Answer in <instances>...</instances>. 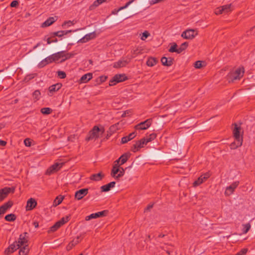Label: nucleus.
<instances>
[{"label": "nucleus", "instance_id": "f257e3e1", "mask_svg": "<svg viewBox=\"0 0 255 255\" xmlns=\"http://www.w3.org/2000/svg\"><path fill=\"white\" fill-rule=\"evenodd\" d=\"M14 244L19 249V255H27L29 252V248L28 247V237L27 233L24 232L19 236L18 240Z\"/></svg>", "mask_w": 255, "mask_h": 255}, {"label": "nucleus", "instance_id": "f03ea898", "mask_svg": "<svg viewBox=\"0 0 255 255\" xmlns=\"http://www.w3.org/2000/svg\"><path fill=\"white\" fill-rule=\"evenodd\" d=\"M233 134L235 138V141L230 144L231 148L236 149L241 146L243 144V134L241 133V128L237 124L234 125Z\"/></svg>", "mask_w": 255, "mask_h": 255}, {"label": "nucleus", "instance_id": "7ed1b4c3", "mask_svg": "<svg viewBox=\"0 0 255 255\" xmlns=\"http://www.w3.org/2000/svg\"><path fill=\"white\" fill-rule=\"evenodd\" d=\"M244 73L243 67H239L232 70L227 75V78L229 82H233L234 80L240 79Z\"/></svg>", "mask_w": 255, "mask_h": 255}, {"label": "nucleus", "instance_id": "20e7f679", "mask_svg": "<svg viewBox=\"0 0 255 255\" xmlns=\"http://www.w3.org/2000/svg\"><path fill=\"white\" fill-rule=\"evenodd\" d=\"M119 164V160L115 162L114 165L111 171V176L115 179H118L123 176L125 173V170L123 168L120 167Z\"/></svg>", "mask_w": 255, "mask_h": 255}, {"label": "nucleus", "instance_id": "39448f33", "mask_svg": "<svg viewBox=\"0 0 255 255\" xmlns=\"http://www.w3.org/2000/svg\"><path fill=\"white\" fill-rule=\"evenodd\" d=\"M104 132V128H99L97 126H95L92 130L90 132L89 136L86 137V140L89 141L92 139H96L99 137L100 134H102Z\"/></svg>", "mask_w": 255, "mask_h": 255}, {"label": "nucleus", "instance_id": "423d86ee", "mask_svg": "<svg viewBox=\"0 0 255 255\" xmlns=\"http://www.w3.org/2000/svg\"><path fill=\"white\" fill-rule=\"evenodd\" d=\"M51 56L53 62L57 61L61 58H62V59L61 60V62H63L66 59L70 58L71 56V55L69 53L65 54L63 51H60L51 55Z\"/></svg>", "mask_w": 255, "mask_h": 255}, {"label": "nucleus", "instance_id": "0eeeda50", "mask_svg": "<svg viewBox=\"0 0 255 255\" xmlns=\"http://www.w3.org/2000/svg\"><path fill=\"white\" fill-rule=\"evenodd\" d=\"M198 33L194 29H187L181 34V37L186 39H192L194 38Z\"/></svg>", "mask_w": 255, "mask_h": 255}, {"label": "nucleus", "instance_id": "6e6552de", "mask_svg": "<svg viewBox=\"0 0 255 255\" xmlns=\"http://www.w3.org/2000/svg\"><path fill=\"white\" fill-rule=\"evenodd\" d=\"M127 79V77L124 74H117L110 81L109 85L114 86L117 83L123 82Z\"/></svg>", "mask_w": 255, "mask_h": 255}, {"label": "nucleus", "instance_id": "1a4fd4ad", "mask_svg": "<svg viewBox=\"0 0 255 255\" xmlns=\"http://www.w3.org/2000/svg\"><path fill=\"white\" fill-rule=\"evenodd\" d=\"M152 120L148 119L144 122H141L134 127L136 129L145 130L147 129L151 125Z\"/></svg>", "mask_w": 255, "mask_h": 255}, {"label": "nucleus", "instance_id": "9d476101", "mask_svg": "<svg viewBox=\"0 0 255 255\" xmlns=\"http://www.w3.org/2000/svg\"><path fill=\"white\" fill-rule=\"evenodd\" d=\"M239 184V181H235L232 183L230 186H227L225 191V196H229L233 194L235 189L238 186Z\"/></svg>", "mask_w": 255, "mask_h": 255}, {"label": "nucleus", "instance_id": "9b49d317", "mask_svg": "<svg viewBox=\"0 0 255 255\" xmlns=\"http://www.w3.org/2000/svg\"><path fill=\"white\" fill-rule=\"evenodd\" d=\"M63 163H56L51 166L46 171V174L50 175L59 170L63 166Z\"/></svg>", "mask_w": 255, "mask_h": 255}, {"label": "nucleus", "instance_id": "f8f14e48", "mask_svg": "<svg viewBox=\"0 0 255 255\" xmlns=\"http://www.w3.org/2000/svg\"><path fill=\"white\" fill-rule=\"evenodd\" d=\"M146 144H147L146 142L143 138L141 139L140 140L136 142V143L133 145L131 150L133 152H136L139 149L143 147L144 146V145H145Z\"/></svg>", "mask_w": 255, "mask_h": 255}, {"label": "nucleus", "instance_id": "ddd939ff", "mask_svg": "<svg viewBox=\"0 0 255 255\" xmlns=\"http://www.w3.org/2000/svg\"><path fill=\"white\" fill-rule=\"evenodd\" d=\"M107 213L108 211L107 210H104L96 213L92 214L86 217L85 220L88 221L92 219L98 218L105 216L107 215Z\"/></svg>", "mask_w": 255, "mask_h": 255}, {"label": "nucleus", "instance_id": "4468645a", "mask_svg": "<svg viewBox=\"0 0 255 255\" xmlns=\"http://www.w3.org/2000/svg\"><path fill=\"white\" fill-rule=\"evenodd\" d=\"M161 248L168 255H172L174 253L176 254V252H175L174 247L171 244H164Z\"/></svg>", "mask_w": 255, "mask_h": 255}, {"label": "nucleus", "instance_id": "2eb2a0df", "mask_svg": "<svg viewBox=\"0 0 255 255\" xmlns=\"http://www.w3.org/2000/svg\"><path fill=\"white\" fill-rule=\"evenodd\" d=\"M88 193V189L87 188L81 189L75 192V198L78 200H81L85 197Z\"/></svg>", "mask_w": 255, "mask_h": 255}, {"label": "nucleus", "instance_id": "dca6fc26", "mask_svg": "<svg viewBox=\"0 0 255 255\" xmlns=\"http://www.w3.org/2000/svg\"><path fill=\"white\" fill-rule=\"evenodd\" d=\"M210 176V174L208 173H206L200 176L198 179L195 181L193 183V186L194 187L199 186L201 183L204 182L207 179H208Z\"/></svg>", "mask_w": 255, "mask_h": 255}, {"label": "nucleus", "instance_id": "f3484780", "mask_svg": "<svg viewBox=\"0 0 255 255\" xmlns=\"http://www.w3.org/2000/svg\"><path fill=\"white\" fill-rule=\"evenodd\" d=\"M96 37L95 32H93L85 35L83 37L79 40V42L82 43H85L88 41L94 39Z\"/></svg>", "mask_w": 255, "mask_h": 255}, {"label": "nucleus", "instance_id": "a211bd4d", "mask_svg": "<svg viewBox=\"0 0 255 255\" xmlns=\"http://www.w3.org/2000/svg\"><path fill=\"white\" fill-rule=\"evenodd\" d=\"M12 205V203L9 201L0 207V218H1L2 215L6 212L7 209H9Z\"/></svg>", "mask_w": 255, "mask_h": 255}, {"label": "nucleus", "instance_id": "6ab92c4d", "mask_svg": "<svg viewBox=\"0 0 255 255\" xmlns=\"http://www.w3.org/2000/svg\"><path fill=\"white\" fill-rule=\"evenodd\" d=\"M36 205H37V203L34 199H33V198L29 199L27 201L26 206V210L30 211V210H32L35 207Z\"/></svg>", "mask_w": 255, "mask_h": 255}, {"label": "nucleus", "instance_id": "aec40b11", "mask_svg": "<svg viewBox=\"0 0 255 255\" xmlns=\"http://www.w3.org/2000/svg\"><path fill=\"white\" fill-rule=\"evenodd\" d=\"M62 87V84L60 83H57L56 84L53 85L49 87V92L48 95L50 96L52 95V94L54 92H55L58 91Z\"/></svg>", "mask_w": 255, "mask_h": 255}, {"label": "nucleus", "instance_id": "412c9836", "mask_svg": "<svg viewBox=\"0 0 255 255\" xmlns=\"http://www.w3.org/2000/svg\"><path fill=\"white\" fill-rule=\"evenodd\" d=\"M57 20V17H50L48 18L45 22L42 23V27H46L52 25L54 22Z\"/></svg>", "mask_w": 255, "mask_h": 255}, {"label": "nucleus", "instance_id": "4be33fe9", "mask_svg": "<svg viewBox=\"0 0 255 255\" xmlns=\"http://www.w3.org/2000/svg\"><path fill=\"white\" fill-rule=\"evenodd\" d=\"M128 61L125 59H121L114 63L113 67L115 68H120L126 66Z\"/></svg>", "mask_w": 255, "mask_h": 255}, {"label": "nucleus", "instance_id": "5701e85b", "mask_svg": "<svg viewBox=\"0 0 255 255\" xmlns=\"http://www.w3.org/2000/svg\"><path fill=\"white\" fill-rule=\"evenodd\" d=\"M11 189L9 187H5L0 190V200L4 199L11 191Z\"/></svg>", "mask_w": 255, "mask_h": 255}, {"label": "nucleus", "instance_id": "b1692460", "mask_svg": "<svg viewBox=\"0 0 255 255\" xmlns=\"http://www.w3.org/2000/svg\"><path fill=\"white\" fill-rule=\"evenodd\" d=\"M116 182L114 181L111 182L106 185H103L101 187L102 192H108L111 190L112 188L115 187Z\"/></svg>", "mask_w": 255, "mask_h": 255}, {"label": "nucleus", "instance_id": "393cba45", "mask_svg": "<svg viewBox=\"0 0 255 255\" xmlns=\"http://www.w3.org/2000/svg\"><path fill=\"white\" fill-rule=\"evenodd\" d=\"M104 174L102 172H99L97 174H92L90 177V179L91 180H93L95 181H99L101 180L104 177Z\"/></svg>", "mask_w": 255, "mask_h": 255}, {"label": "nucleus", "instance_id": "a878e982", "mask_svg": "<svg viewBox=\"0 0 255 255\" xmlns=\"http://www.w3.org/2000/svg\"><path fill=\"white\" fill-rule=\"evenodd\" d=\"M52 62H53V61L52 56L51 55H50L49 56L47 57L44 60L41 61L39 63L38 66L39 67H43V66L46 65L49 63H52Z\"/></svg>", "mask_w": 255, "mask_h": 255}, {"label": "nucleus", "instance_id": "bb28decb", "mask_svg": "<svg viewBox=\"0 0 255 255\" xmlns=\"http://www.w3.org/2000/svg\"><path fill=\"white\" fill-rule=\"evenodd\" d=\"M173 59L172 58H167L163 57L161 59V62L164 66H170L173 64Z\"/></svg>", "mask_w": 255, "mask_h": 255}, {"label": "nucleus", "instance_id": "cd10ccee", "mask_svg": "<svg viewBox=\"0 0 255 255\" xmlns=\"http://www.w3.org/2000/svg\"><path fill=\"white\" fill-rule=\"evenodd\" d=\"M92 78V74L89 73L83 75L81 79V83H86L90 81Z\"/></svg>", "mask_w": 255, "mask_h": 255}, {"label": "nucleus", "instance_id": "c85d7f7f", "mask_svg": "<svg viewBox=\"0 0 255 255\" xmlns=\"http://www.w3.org/2000/svg\"><path fill=\"white\" fill-rule=\"evenodd\" d=\"M18 249L17 247L13 244H11L4 251L5 254L9 255Z\"/></svg>", "mask_w": 255, "mask_h": 255}, {"label": "nucleus", "instance_id": "c756f323", "mask_svg": "<svg viewBox=\"0 0 255 255\" xmlns=\"http://www.w3.org/2000/svg\"><path fill=\"white\" fill-rule=\"evenodd\" d=\"M129 157L128 154H125L122 155L117 160H119V164L120 165L124 164L128 159Z\"/></svg>", "mask_w": 255, "mask_h": 255}, {"label": "nucleus", "instance_id": "7c9ffc66", "mask_svg": "<svg viewBox=\"0 0 255 255\" xmlns=\"http://www.w3.org/2000/svg\"><path fill=\"white\" fill-rule=\"evenodd\" d=\"M79 238L77 237L76 239H74L72 242H71L67 246V250L68 251L71 250L73 247L78 244L79 243Z\"/></svg>", "mask_w": 255, "mask_h": 255}, {"label": "nucleus", "instance_id": "2f4dec72", "mask_svg": "<svg viewBox=\"0 0 255 255\" xmlns=\"http://www.w3.org/2000/svg\"><path fill=\"white\" fill-rule=\"evenodd\" d=\"M157 62L156 58L154 57H150L148 59L146 62V65L148 66L152 67L154 66Z\"/></svg>", "mask_w": 255, "mask_h": 255}, {"label": "nucleus", "instance_id": "473e14b6", "mask_svg": "<svg viewBox=\"0 0 255 255\" xmlns=\"http://www.w3.org/2000/svg\"><path fill=\"white\" fill-rule=\"evenodd\" d=\"M106 0H95L93 3L90 6V9L92 10L98 6L100 4H102L104 2H105Z\"/></svg>", "mask_w": 255, "mask_h": 255}, {"label": "nucleus", "instance_id": "72a5a7b5", "mask_svg": "<svg viewBox=\"0 0 255 255\" xmlns=\"http://www.w3.org/2000/svg\"><path fill=\"white\" fill-rule=\"evenodd\" d=\"M41 93L39 90H35L32 94L33 100L36 102L40 99Z\"/></svg>", "mask_w": 255, "mask_h": 255}, {"label": "nucleus", "instance_id": "f704fd0d", "mask_svg": "<svg viewBox=\"0 0 255 255\" xmlns=\"http://www.w3.org/2000/svg\"><path fill=\"white\" fill-rule=\"evenodd\" d=\"M120 123H118L112 126L110 128V131L113 133L116 132L118 130H119V129L121 128V127H120Z\"/></svg>", "mask_w": 255, "mask_h": 255}, {"label": "nucleus", "instance_id": "c9c22d12", "mask_svg": "<svg viewBox=\"0 0 255 255\" xmlns=\"http://www.w3.org/2000/svg\"><path fill=\"white\" fill-rule=\"evenodd\" d=\"M16 219V216L13 214L7 215L5 217V220L7 222H13Z\"/></svg>", "mask_w": 255, "mask_h": 255}, {"label": "nucleus", "instance_id": "e433bc0d", "mask_svg": "<svg viewBox=\"0 0 255 255\" xmlns=\"http://www.w3.org/2000/svg\"><path fill=\"white\" fill-rule=\"evenodd\" d=\"M240 228L243 230L242 233L246 234L250 229L251 226L250 224H242Z\"/></svg>", "mask_w": 255, "mask_h": 255}, {"label": "nucleus", "instance_id": "4c0bfd02", "mask_svg": "<svg viewBox=\"0 0 255 255\" xmlns=\"http://www.w3.org/2000/svg\"><path fill=\"white\" fill-rule=\"evenodd\" d=\"M188 45V43L187 42H185L183 43L178 48L177 50V53H180L183 51H184L186 48L187 47Z\"/></svg>", "mask_w": 255, "mask_h": 255}, {"label": "nucleus", "instance_id": "58836bf2", "mask_svg": "<svg viewBox=\"0 0 255 255\" xmlns=\"http://www.w3.org/2000/svg\"><path fill=\"white\" fill-rule=\"evenodd\" d=\"M222 7L223 9L224 13H228L232 10L231 4L222 6Z\"/></svg>", "mask_w": 255, "mask_h": 255}, {"label": "nucleus", "instance_id": "ea45409f", "mask_svg": "<svg viewBox=\"0 0 255 255\" xmlns=\"http://www.w3.org/2000/svg\"><path fill=\"white\" fill-rule=\"evenodd\" d=\"M64 198L62 196L57 197L54 200L53 202V205L56 206L59 205L63 201Z\"/></svg>", "mask_w": 255, "mask_h": 255}, {"label": "nucleus", "instance_id": "a19ab883", "mask_svg": "<svg viewBox=\"0 0 255 255\" xmlns=\"http://www.w3.org/2000/svg\"><path fill=\"white\" fill-rule=\"evenodd\" d=\"M149 36L150 33L147 31H144L143 33L140 34V38L141 40L144 41Z\"/></svg>", "mask_w": 255, "mask_h": 255}, {"label": "nucleus", "instance_id": "79ce46f5", "mask_svg": "<svg viewBox=\"0 0 255 255\" xmlns=\"http://www.w3.org/2000/svg\"><path fill=\"white\" fill-rule=\"evenodd\" d=\"M70 216H66L65 217H63L61 220L57 222L56 223H66L70 221Z\"/></svg>", "mask_w": 255, "mask_h": 255}, {"label": "nucleus", "instance_id": "37998d69", "mask_svg": "<svg viewBox=\"0 0 255 255\" xmlns=\"http://www.w3.org/2000/svg\"><path fill=\"white\" fill-rule=\"evenodd\" d=\"M155 137H156V135L154 133H152V134H150L149 136H148L146 137H144L143 138L145 140L146 143H147L148 142L153 140Z\"/></svg>", "mask_w": 255, "mask_h": 255}, {"label": "nucleus", "instance_id": "c03bdc74", "mask_svg": "<svg viewBox=\"0 0 255 255\" xmlns=\"http://www.w3.org/2000/svg\"><path fill=\"white\" fill-rule=\"evenodd\" d=\"M42 114L44 115H48L52 112V110L49 108H43L40 110Z\"/></svg>", "mask_w": 255, "mask_h": 255}, {"label": "nucleus", "instance_id": "a18cd8bd", "mask_svg": "<svg viewBox=\"0 0 255 255\" xmlns=\"http://www.w3.org/2000/svg\"><path fill=\"white\" fill-rule=\"evenodd\" d=\"M177 44L176 43H174L173 45L169 49V51L170 52H176L177 53L178 48H177Z\"/></svg>", "mask_w": 255, "mask_h": 255}, {"label": "nucleus", "instance_id": "49530a36", "mask_svg": "<svg viewBox=\"0 0 255 255\" xmlns=\"http://www.w3.org/2000/svg\"><path fill=\"white\" fill-rule=\"evenodd\" d=\"M202 67V61H197L194 63V67L197 69H200Z\"/></svg>", "mask_w": 255, "mask_h": 255}, {"label": "nucleus", "instance_id": "de8ad7c7", "mask_svg": "<svg viewBox=\"0 0 255 255\" xmlns=\"http://www.w3.org/2000/svg\"><path fill=\"white\" fill-rule=\"evenodd\" d=\"M61 224H54V225L51 227L50 232H53L56 231L60 227Z\"/></svg>", "mask_w": 255, "mask_h": 255}, {"label": "nucleus", "instance_id": "09e8293b", "mask_svg": "<svg viewBox=\"0 0 255 255\" xmlns=\"http://www.w3.org/2000/svg\"><path fill=\"white\" fill-rule=\"evenodd\" d=\"M135 0H130L124 6L120 7L119 10H123L127 8L131 3H132Z\"/></svg>", "mask_w": 255, "mask_h": 255}, {"label": "nucleus", "instance_id": "8fccbe9b", "mask_svg": "<svg viewBox=\"0 0 255 255\" xmlns=\"http://www.w3.org/2000/svg\"><path fill=\"white\" fill-rule=\"evenodd\" d=\"M135 0H130L124 6L120 7L119 10H123L127 8L131 3H132Z\"/></svg>", "mask_w": 255, "mask_h": 255}, {"label": "nucleus", "instance_id": "3c124183", "mask_svg": "<svg viewBox=\"0 0 255 255\" xmlns=\"http://www.w3.org/2000/svg\"><path fill=\"white\" fill-rule=\"evenodd\" d=\"M215 13L217 15L224 13L223 9L222 6L217 7L215 10Z\"/></svg>", "mask_w": 255, "mask_h": 255}, {"label": "nucleus", "instance_id": "603ef678", "mask_svg": "<svg viewBox=\"0 0 255 255\" xmlns=\"http://www.w3.org/2000/svg\"><path fill=\"white\" fill-rule=\"evenodd\" d=\"M57 75L58 77L61 79L65 78L66 76V73L64 72L61 71H58Z\"/></svg>", "mask_w": 255, "mask_h": 255}, {"label": "nucleus", "instance_id": "864d4df0", "mask_svg": "<svg viewBox=\"0 0 255 255\" xmlns=\"http://www.w3.org/2000/svg\"><path fill=\"white\" fill-rule=\"evenodd\" d=\"M72 31L71 30H64V31H59V32H61L62 33H59L58 34V37H61L64 35H66L68 33L71 32Z\"/></svg>", "mask_w": 255, "mask_h": 255}, {"label": "nucleus", "instance_id": "5fc2aeb1", "mask_svg": "<svg viewBox=\"0 0 255 255\" xmlns=\"http://www.w3.org/2000/svg\"><path fill=\"white\" fill-rule=\"evenodd\" d=\"M129 140H130V139H129L128 136H126L123 137L122 138L121 142L122 143H126L128 142V141H129Z\"/></svg>", "mask_w": 255, "mask_h": 255}, {"label": "nucleus", "instance_id": "6e6d98bb", "mask_svg": "<svg viewBox=\"0 0 255 255\" xmlns=\"http://www.w3.org/2000/svg\"><path fill=\"white\" fill-rule=\"evenodd\" d=\"M247 252V249H244L240 252L238 253L236 255H245Z\"/></svg>", "mask_w": 255, "mask_h": 255}, {"label": "nucleus", "instance_id": "4d7b16f0", "mask_svg": "<svg viewBox=\"0 0 255 255\" xmlns=\"http://www.w3.org/2000/svg\"><path fill=\"white\" fill-rule=\"evenodd\" d=\"M163 0H149V2L151 4H154L155 3H159Z\"/></svg>", "mask_w": 255, "mask_h": 255}, {"label": "nucleus", "instance_id": "13d9d810", "mask_svg": "<svg viewBox=\"0 0 255 255\" xmlns=\"http://www.w3.org/2000/svg\"><path fill=\"white\" fill-rule=\"evenodd\" d=\"M24 144L26 146H30L31 145V142L29 139H25L24 141Z\"/></svg>", "mask_w": 255, "mask_h": 255}, {"label": "nucleus", "instance_id": "bf43d9fd", "mask_svg": "<svg viewBox=\"0 0 255 255\" xmlns=\"http://www.w3.org/2000/svg\"><path fill=\"white\" fill-rule=\"evenodd\" d=\"M153 204L148 205L146 208L144 209V212L150 211V209L152 208Z\"/></svg>", "mask_w": 255, "mask_h": 255}, {"label": "nucleus", "instance_id": "052dcab7", "mask_svg": "<svg viewBox=\"0 0 255 255\" xmlns=\"http://www.w3.org/2000/svg\"><path fill=\"white\" fill-rule=\"evenodd\" d=\"M135 135H136L135 133L134 132H133L130 133L128 136L130 140L132 139H133L135 136Z\"/></svg>", "mask_w": 255, "mask_h": 255}, {"label": "nucleus", "instance_id": "680f3d73", "mask_svg": "<svg viewBox=\"0 0 255 255\" xmlns=\"http://www.w3.org/2000/svg\"><path fill=\"white\" fill-rule=\"evenodd\" d=\"M18 4V1L17 0H13L10 3L11 7H16Z\"/></svg>", "mask_w": 255, "mask_h": 255}, {"label": "nucleus", "instance_id": "e2e57ef3", "mask_svg": "<svg viewBox=\"0 0 255 255\" xmlns=\"http://www.w3.org/2000/svg\"><path fill=\"white\" fill-rule=\"evenodd\" d=\"M73 23L72 21H68L67 22H65L63 24L62 26H65L66 25H67L68 26H70L71 25H73Z\"/></svg>", "mask_w": 255, "mask_h": 255}, {"label": "nucleus", "instance_id": "0e129e2a", "mask_svg": "<svg viewBox=\"0 0 255 255\" xmlns=\"http://www.w3.org/2000/svg\"><path fill=\"white\" fill-rule=\"evenodd\" d=\"M51 37H45V38H44V40L46 41L48 44H50L52 43V41L50 40Z\"/></svg>", "mask_w": 255, "mask_h": 255}, {"label": "nucleus", "instance_id": "69168bd1", "mask_svg": "<svg viewBox=\"0 0 255 255\" xmlns=\"http://www.w3.org/2000/svg\"><path fill=\"white\" fill-rule=\"evenodd\" d=\"M121 11V10H119V9H114L112 11V14H114V15H116L118 14V13Z\"/></svg>", "mask_w": 255, "mask_h": 255}, {"label": "nucleus", "instance_id": "338daca9", "mask_svg": "<svg viewBox=\"0 0 255 255\" xmlns=\"http://www.w3.org/2000/svg\"><path fill=\"white\" fill-rule=\"evenodd\" d=\"M107 78V77L104 76H102L100 77V79L101 82H105Z\"/></svg>", "mask_w": 255, "mask_h": 255}, {"label": "nucleus", "instance_id": "774afa93", "mask_svg": "<svg viewBox=\"0 0 255 255\" xmlns=\"http://www.w3.org/2000/svg\"><path fill=\"white\" fill-rule=\"evenodd\" d=\"M6 141H5L4 140H0V146H4L6 145Z\"/></svg>", "mask_w": 255, "mask_h": 255}]
</instances>
